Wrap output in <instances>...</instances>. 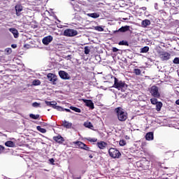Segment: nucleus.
I'll return each instance as SVG.
<instances>
[{
    "label": "nucleus",
    "mask_w": 179,
    "mask_h": 179,
    "mask_svg": "<svg viewBox=\"0 0 179 179\" xmlns=\"http://www.w3.org/2000/svg\"><path fill=\"white\" fill-rule=\"evenodd\" d=\"M153 132H148L145 135L146 141H153Z\"/></svg>",
    "instance_id": "f3484780"
},
{
    "label": "nucleus",
    "mask_w": 179,
    "mask_h": 179,
    "mask_svg": "<svg viewBox=\"0 0 179 179\" xmlns=\"http://www.w3.org/2000/svg\"><path fill=\"white\" fill-rule=\"evenodd\" d=\"M87 141H89V142H97V138H87Z\"/></svg>",
    "instance_id": "4c0bfd02"
},
{
    "label": "nucleus",
    "mask_w": 179,
    "mask_h": 179,
    "mask_svg": "<svg viewBox=\"0 0 179 179\" xmlns=\"http://www.w3.org/2000/svg\"><path fill=\"white\" fill-rule=\"evenodd\" d=\"M141 9L142 10H146V7H142Z\"/></svg>",
    "instance_id": "09e8293b"
},
{
    "label": "nucleus",
    "mask_w": 179,
    "mask_h": 179,
    "mask_svg": "<svg viewBox=\"0 0 179 179\" xmlns=\"http://www.w3.org/2000/svg\"><path fill=\"white\" fill-rule=\"evenodd\" d=\"M176 104H177L178 106H179V99L176 100Z\"/></svg>",
    "instance_id": "de8ad7c7"
},
{
    "label": "nucleus",
    "mask_w": 179,
    "mask_h": 179,
    "mask_svg": "<svg viewBox=\"0 0 179 179\" xmlns=\"http://www.w3.org/2000/svg\"><path fill=\"white\" fill-rule=\"evenodd\" d=\"M9 31L13 34L15 38H17V37H19V32L17 31V29L15 28H10L9 29Z\"/></svg>",
    "instance_id": "ddd939ff"
},
{
    "label": "nucleus",
    "mask_w": 179,
    "mask_h": 179,
    "mask_svg": "<svg viewBox=\"0 0 179 179\" xmlns=\"http://www.w3.org/2000/svg\"><path fill=\"white\" fill-rule=\"evenodd\" d=\"M112 50L113 52H118V51H120V50L117 48H113Z\"/></svg>",
    "instance_id": "79ce46f5"
},
{
    "label": "nucleus",
    "mask_w": 179,
    "mask_h": 179,
    "mask_svg": "<svg viewBox=\"0 0 179 179\" xmlns=\"http://www.w3.org/2000/svg\"><path fill=\"white\" fill-rule=\"evenodd\" d=\"M84 52H85V54L86 55H87L88 54H90V49H89V46H85V48H84Z\"/></svg>",
    "instance_id": "2f4dec72"
},
{
    "label": "nucleus",
    "mask_w": 179,
    "mask_h": 179,
    "mask_svg": "<svg viewBox=\"0 0 179 179\" xmlns=\"http://www.w3.org/2000/svg\"><path fill=\"white\" fill-rule=\"evenodd\" d=\"M173 64H179V57H176V58L173 59Z\"/></svg>",
    "instance_id": "ea45409f"
},
{
    "label": "nucleus",
    "mask_w": 179,
    "mask_h": 179,
    "mask_svg": "<svg viewBox=\"0 0 179 179\" xmlns=\"http://www.w3.org/2000/svg\"><path fill=\"white\" fill-rule=\"evenodd\" d=\"M114 87H115V89H118V90H122V92H124L125 89H127V84H125V82L120 80L117 79V78H115Z\"/></svg>",
    "instance_id": "f03ea898"
},
{
    "label": "nucleus",
    "mask_w": 179,
    "mask_h": 179,
    "mask_svg": "<svg viewBox=\"0 0 179 179\" xmlns=\"http://www.w3.org/2000/svg\"><path fill=\"white\" fill-rule=\"evenodd\" d=\"M6 146H8V148H14L15 143L13 141H6L5 143Z\"/></svg>",
    "instance_id": "5701e85b"
},
{
    "label": "nucleus",
    "mask_w": 179,
    "mask_h": 179,
    "mask_svg": "<svg viewBox=\"0 0 179 179\" xmlns=\"http://www.w3.org/2000/svg\"><path fill=\"white\" fill-rule=\"evenodd\" d=\"M52 40H53V38L52 36H48L43 38L42 42H43V44H44V45H48V44H50V43H51Z\"/></svg>",
    "instance_id": "1a4fd4ad"
},
{
    "label": "nucleus",
    "mask_w": 179,
    "mask_h": 179,
    "mask_svg": "<svg viewBox=\"0 0 179 179\" xmlns=\"http://www.w3.org/2000/svg\"><path fill=\"white\" fill-rule=\"evenodd\" d=\"M49 162H50V164H54V162H55V160H54V159L51 158L49 159Z\"/></svg>",
    "instance_id": "37998d69"
},
{
    "label": "nucleus",
    "mask_w": 179,
    "mask_h": 179,
    "mask_svg": "<svg viewBox=\"0 0 179 179\" xmlns=\"http://www.w3.org/2000/svg\"><path fill=\"white\" fill-rule=\"evenodd\" d=\"M70 110H72L73 111H75L76 113H80L81 112L80 108L74 107V106H71Z\"/></svg>",
    "instance_id": "cd10ccee"
},
{
    "label": "nucleus",
    "mask_w": 179,
    "mask_h": 179,
    "mask_svg": "<svg viewBox=\"0 0 179 179\" xmlns=\"http://www.w3.org/2000/svg\"><path fill=\"white\" fill-rule=\"evenodd\" d=\"M45 104L48 105L49 107H52L54 108L55 107V105L57 104V102L55 101H45Z\"/></svg>",
    "instance_id": "aec40b11"
},
{
    "label": "nucleus",
    "mask_w": 179,
    "mask_h": 179,
    "mask_svg": "<svg viewBox=\"0 0 179 179\" xmlns=\"http://www.w3.org/2000/svg\"><path fill=\"white\" fill-rule=\"evenodd\" d=\"M53 139L55 142H57V143H62L64 142V138L61 136H55Z\"/></svg>",
    "instance_id": "2eb2a0df"
},
{
    "label": "nucleus",
    "mask_w": 179,
    "mask_h": 179,
    "mask_svg": "<svg viewBox=\"0 0 179 179\" xmlns=\"http://www.w3.org/2000/svg\"><path fill=\"white\" fill-rule=\"evenodd\" d=\"M82 149L83 150H87L88 152H90V148H89V146H87L86 144H85V146H84Z\"/></svg>",
    "instance_id": "58836bf2"
},
{
    "label": "nucleus",
    "mask_w": 179,
    "mask_h": 179,
    "mask_svg": "<svg viewBox=\"0 0 179 179\" xmlns=\"http://www.w3.org/2000/svg\"><path fill=\"white\" fill-rule=\"evenodd\" d=\"M108 153L110 157H113V159H119L120 156H121V152L116 148H110Z\"/></svg>",
    "instance_id": "20e7f679"
},
{
    "label": "nucleus",
    "mask_w": 179,
    "mask_h": 179,
    "mask_svg": "<svg viewBox=\"0 0 179 179\" xmlns=\"http://www.w3.org/2000/svg\"><path fill=\"white\" fill-rule=\"evenodd\" d=\"M64 36L66 37H75V36H78V31L72 29H66L64 31Z\"/></svg>",
    "instance_id": "39448f33"
},
{
    "label": "nucleus",
    "mask_w": 179,
    "mask_h": 179,
    "mask_svg": "<svg viewBox=\"0 0 179 179\" xmlns=\"http://www.w3.org/2000/svg\"><path fill=\"white\" fill-rule=\"evenodd\" d=\"M63 127H64V128H66L67 129H71V128H72V123L64 120L63 121Z\"/></svg>",
    "instance_id": "4468645a"
},
{
    "label": "nucleus",
    "mask_w": 179,
    "mask_h": 179,
    "mask_svg": "<svg viewBox=\"0 0 179 179\" xmlns=\"http://www.w3.org/2000/svg\"><path fill=\"white\" fill-rule=\"evenodd\" d=\"M119 145H120V146H125V145H127V143L125 140H120Z\"/></svg>",
    "instance_id": "c9c22d12"
},
{
    "label": "nucleus",
    "mask_w": 179,
    "mask_h": 179,
    "mask_svg": "<svg viewBox=\"0 0 179 179\" xmlns=\"http://www.w3.org/2000/svg\"><path fill=\"white\" fill-rule=\"evenodd\" d=\"M71 1H75V0H71Z\"/></svg>",
    "instance_id": "603ef678"
},
{
    "label": "nucleus",
    "mask_w": 179,
    "mask_h": 179,
    "mask_svg": "<svg viewBox=\"0 0 179 179\" xmlns=\"http://www.w3.org/2000/svg\"><path fill=\"white\" fill-rule=\"evenodd\" d=\"M64 111H66V113H71V110L70 109H64Z\"/></svg>",
    "instance_id": "49530a36"
},
{
    "label": "nucleus",
    "mask_w": 179,
    "mask_h": 179,
    "mask_svg": "<svg viewBox=\"0 0 179 179\" xmlns=\"http://www.w3.org/2000/svg\"><path fill=\"white\" fill-rule=\"evenodd\" d=\"M48 80H49V82H51L52 83V85H57V76H55V74L53 73H48Z\"/></svg>",
    "instance_id": "423d86ee"
},
{
    "label": "nucleus",
    "mask_w": 179,
    "mask_h": 179,
    "mask_svg": "<svg viewBox=\"0 0 179 179\" xmlns=\"http://www.w3.org/2000/svg\"><path fill=\"white\" fill-rule=\"evenodd\" d=\"M171 55L170 53L167 52H162L159 55V57L162 59V61H169V59L170 58Z\"/></svg>",
    "instance_id": "0eeeda50"
},
{
    "label": "nucleus",
    "mask_w": 179,
    "mask_h": 179,
    "mask_svg": "<svg viewBox=\"0 0 179 179\" xmlns=\"http://www.w3.org/2000/svg\"><path fill=\"white\" fill-rule=\"evenodd\" d=\"M1 149H5V148L2 145H1Z\"/></svg>",
    "instance_id": "3c124183"
},
{
    "label": "nucleus",
    "mask_w": 179,
    "mask_h": 179,
    "mask_svg": "<svg viewBox=\"0 0 179 179\" xmlns=\"http://www.w3.org/2000/svg\"><path fill=\"white\" fill-rule=\"evenodd\" d=\"M115 113H117V118L121 122L127 121L128 118V113L124 110L121 107L116 108L115 109Z\"/></svg>",
    "instance_id": "f257e3e1"
},
{
    "label": "nucleus",
    "mask_w": 179,
    "mask_h": 179,
    "mask_svg": "<svg viewBox=\"0 0 179 179\" xmlns=\"http://www.w3.org/2000/svg\"><path fill=\"white\" fill-rule=\"evenodd\" d=\"M36 129L39 131V132H41V134H45V132H47V130L44 128H42L41 126L36 127Z\"/></svg>",
    "instance_id": "393cba45"
},
{
    "label": "nucleus",
    "mask_w": 179,
    "mask_h": 179,
    "mask_svg": "<svg viewBox=\"0 0 179 179\" xmlns=\"http://www.w3.org/2000/svg\"><path fill=\"white\" fill-rule=\"evenodd\" d=\"M55 110H57L58 111H64V108L61 106H58L57 105H55Z\"/></svg>",
    "instance_id": "f704fd0d"
},
{
    "label": "nucleus",
    "mask_w": 179,
    "mask_h": 179,
    "mask_svg": "<svg viewBox=\"0 0 179 179\" xmlns=\"http://www.w3.org/2000/svg\"><path fill=\"white\" fill-rule=\"evenodd\" d=\"M5 52L7 54V55H9V54H12V48H7L5 49Z\"/></svg>",
    "instance_id": "473e14b6"
},
{
    "label": "nucleus",
    "mask_w": 179,
    "mask_h": 179,
    "mask_svg": "<svg viewBox=\"0 0 179 179\" xmlns=\"http://www.w3.org/2000/svg\"><path fill=\"white\" fill-rule=\"evenodd\" d=\"M15 11H16V15L17 16H20L22 10H23V6L21 5H16L15 7Z\"/></svg>",
    "instance_id": "9b49d317"
},
{
    "label": "nucleus",
    "mask_w": 179,
    "mask_h": 179,
    "mask_svg": "<svg viewBox=\"0 0 179 179\" xmlns=\"http://www.w3.org/2000/svg\"><path fill=\"white\" fill-rule=\"evenodd\" d=\"M155 105L157 111H160L162 110V107H163V103L162 102H158Z\"/></svg>",
    "instance_id": "4be33fe9"
},
{
    "label": "nucleus",
    "mask_w": 179,
    "mask_h": 179,
    "mask_svg": "<svg viewBox=\"0 0 179 179\" xmlns=\"http://www.w3.org/2000/svg\"><path fill=\"white\" fill-rule=\"evenodd\" d=\"M83 101L85 103V106L91 108V110H93V108H94V103H93V101L92 100L83 99Z\"/></svg>",
    "instance_id": "9d476101"
},
{
    "label": "nucleus",
    "mask_w": 179,
    "mask_h": 179,
    "mask_svg": "<svg viewBox=\"0 0 179 179\" xmlns=\"http://www.w3.org/2000/svg\"><path fill=\"white\" fill-rule=\"evenodd\" d=\"M97 145H98V148H99V149H106V148L107 146V143H106L104 141H101V142L98 143Z\"/></svg>",
    "instance_id": "a211bd4d"
},
{
    "label": "nucleus",
    "mask_w": 179,
    "mask_h": 179,
    "mask_svg": "<svg viewBox=\"0 0 179 179\" xmlns=\"http://www.w3.org/2000/svg\"><path fill=\"white\" fill-rule=\"evenodd\" d=\"M151 104L156 106L159 101H157V99L156 97L150 99Z\"/></svg>",
    "instance_id": "bb28decb"
},
{
    "label": "nucleus",
    "mask_w": 179,
    "mask_h": 179,
    "mask_svg": "<svg viewBox=\"0 0 179 179\" xmlns=\"http://www.w3.org/2000/svg\"><path fill=\"white\" fill-rule=\"evenodd\" d=\"M12 48H17V45L16 44H12L11 45Z\"/></svg>",
    "instance_id": "c03bdc74"
},
{
    "label": "nucleus",
    "mask_w": 179,
    "mask_h": 179,
    "mask_svg": "<svg viewBox=\"0 0 179 179\" xmlns=\"http://www.w3.org/2000/svg\"><path fill=\"white\" fill-rule=\"evenodd\" d=\"M76 145L77 146H79V148H80V149H83V148H85V144L83 143L82 141H76Z\"/></svg>",
    "instance_id": "b1692460"
},
{
    "label": "nucleus",
    "mask_w": 179,
    "mask_h": 179,
    "mask_svg": "<svg viewBox=\"0 0 179 179\" xmlns=\"http://www.w3.org/2000/svg\"><path fill=\"white\" fill-rule=\"evenodd\" d=\"M59 75L62 79H64V80H68L71 79V76H69V74L68 73L64 71H59Z\"/></svg>",
    "instance_id": "6e6552de"
},
{
    "label": "nucleus",
    "mask_w": 179,
    "mask_h": 179,
    "mask_svg": "<svg viewBox=\"0 0 179 179\" xmlns=\"http://www.w3.org/2000/svg\"><path fill=\"white\" fill-rule=\"evenodd\" d=\"M84 127H85V128H89L90 129H93V124L90 122H85Z\"/></svg>",
    "instance_id": "412c9836"
},
{
    "label": "nucleus",
    "mask_w": 179,
    "mask_h": 179,
    "mask_svg": "<svg viewBox=\"0 0 179 179\" xmlns=\"http://www.w3.org/2000/svg\"><path fill=\"white\" fill-rule=\"evenodd\" d=\"M119 45H129V43H128V41H120L119 43H118Z\"/></svg>",
    "instance_id": "c85d7f7f"
},
{
    "label": "nucleus",
    "mask_w": 179,
    "mask_h": 179,
    "mask_svg": "<svg viewBox=\"0 0 179 179\" xmlns=\"http://www.w3.org/2000/svg\"><path fill=\"white\" fill-rule=\"evenodd\" d=\"M33 107H40V103L34 102L32 103Z\"/></svg>",
    "instance_id": "a19ab883"
},
{
    "label": "nucleus",
    "mask_w": 179,
    "mask_h": 179,
    "mask_svg": "<svg viewBox=\"0 0 179 179\" xmlns=\"http://www.w3.org/2000/svg\"><path fill=\"white\" fill-rule=\"evenodd\" d=\"M87 16L89 17H92L93 19H97V17H100V14L97 13H88Z\"/></svg>",
    "instance_id": "6ab92c4d"
},
{
    "label": "nucleus",
    "mask_w": 179,
    "mask_h": 179,
    "mask_svg": "<svg viewBox=\"0 0 179 179\" xmlns=\"http://www.w3.org/2000/svg\"><path fill=\"white\" fill-rule=\"evenodd\" d=\"M149 51V48L148 46L143 47L141 49V52L145 53Z\"/></svg>",
    "instance_id": "7c9ffc66"
},
{
    "label": "nucleus",
    "mask_w": 179,
    "mask_h": 179,
    "mask_svg": "<svg viewBox=\"0 0 179 179\" xmlns=\"http://www.w3.org/2000/svg\"><path fill=\"white\" fill-rule=\"evenodd\" d=\"M150 93L152 97L156 99H160V92H159V87L153 85L150 88Z\"/></svg>",
    "instance_id": "7ed1b4c3"
},
{
    "label": "nucleus",
    "mask_w": 179,
    "mask_h": 179,
    "mask_svg": "<svg viewBox=\"0 0 179 179\" xmlns=\"http://www.w3.org/2000/svg\"><path fill=\"white\" fill-rule=\"evenodd\" d=\"M71 55H67L66 57V59H67V60H69V59H71Z\"/></svg>",
    "instance_id": "a18cd8bd"
},
{
    "label": "nucleus",
    "mask_w": 179,
    "mask_h": 179,
    "mask_svg": "<svg viewBox=\"0 0 179 179\" xmlns=\"http://www.w3.org/2000/svg\"><path fill=\"white\" fill-rule=\"evenodd\" d=\"M130 27L128 25L122 27L116 31H120V33H125L126 31H129Z\"/></svg>",
    "instance_id": "f8f14e48"
},
{
    "label": "nucleus",
    "mask_w": 179,
    "mask_h": 179,
    "mask_svg": "<svg viewBox=\"0 0 179 179\" xmlns=\"http://www.w3.org/2000/svg\"><path fill=\"white\" fill-rule=\"evenodd\" d=\"M30 118H32V120H38L40 118V115H34L33 113H31L29 115Z\"/></svg>",
    "instance_id": "a878e982"
},
{
    "label": "nucleus",
    "mask_w": 179,
    "mask_h": 179,
    "mask_svg": "<svg viewBox=\"0 0 179 179\" xmlns=\"http://www.w3.org/2000/svg\"><path fill=\"white\" fill-rule=\"evenodd\" d=\"M95 30L97 31H103L104 29L101 27H95Z\"/></svg>",
    "instance_id": "e433bc0d"
},
{
    "label": "nucleus",
    "mask_w": 179,
    "mask_h": 179,
    "mask_svg": "<svg viewBox=\"0 0 179 179\" xmlns=\"http://www.w3.org/2000/svg\"><path fill=\"white\" fill-rule=\"evenodd\" d=\"M89 157H90V159H93V155H90L89 156Z\"/></svg>",
    "instance_id": "8fccbe9b"
},
{
    "label": "nucleus",
    "mask_w": 179,
    "mask_h": 179,
    "mask_svg": "<svg viewBox=\"0 0 179 179\" xmlns=\"http://www.w3.org/2000/svg\"><path fill=\"white\" fill-rule=\"evenodd\" d=\"M41 82H40L39 80H34L33 81V85H34V86H38V85H41Z\"/></svg>",
    "instance_id": "72a5a7b5"
},
{
    "label": "nucleus",
    "mask_w": 179,
    "mask_h": 179,
    "mask_svg": "<svg viewBox=\"0 0 179 179\" xmlns=\"http://www.w3.org/2000/svg\"><path fill=\"white\" fill-rule=\"evenodd\" d=\"M134 73H135V75L139 76L141 75V73H142V71H141V69H134Z\"/></svg>",
    "instance_id": "c756f323"
},
{
    "label": "nucleus",
    "mask_w": 179,
    "mask_h": 179,
    "mask_svg": "<svg viewBox=\"0 0 179 179\" xmlns=\"http://www.w3.org/2000/svg\"><path fill=\"white\" fill-rule=\"evenodd\" d=\"M141 26L144 28L148 27V26H150V20H144L141 22Z\"/></svg>",
    "instance_id": "dca6fc26"
}]
</instances>
